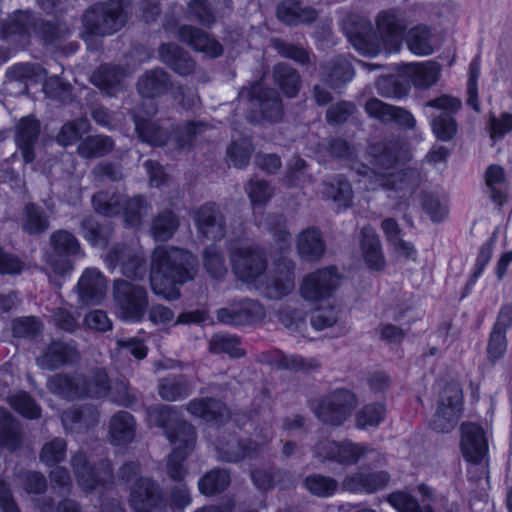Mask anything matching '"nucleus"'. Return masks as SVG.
<instances>
[{
	"label": "nucleus",
	"mask_w": 512,
	"mask_h": 512,
	"mask_svg": "<svg viewBox=\"0 0 512 512\" xmlns=\"http://www.w3.org/2000/svg\"><path fill=\"white\" fill-rule=\"evenodd\" d=\"M82 237L93 247H105L109 243V233L95 218L84 217L80 222Z\"/></svg>",
	"instance_id": "e2e57ef3"
},
{
	"label": "nucleus",
	"mask_w": 512,
	"mask_h": 512,
	"mask_svg": "<svg viewBox=\"0 0 512 512\" xmlns=\"http://www.w3.org/2000/svg\"><path fill=\"white\" fill-rule=\"evenodd\" d=\"M276 18L288 27L310 25L318 18V11L312 6H303L301 0H281L275 9Z\"/></svg>",
	"instance_id": "393cba45"
},
{
	"label": "nucleus",
	"mask_w": 512,
	"mask_h": 512,
	"mask_svg": "<svg viewBox=\"0 0 512 512\" xmlns=\"http://www.w3.org/2000/svg\"><path fill=\"white\" fill-rule=\"evenodd\" d=\"M150 210L151 203L145 194L124 195L119 217L125 228L136 230L141 228Z\"/></svg>",
	"instance_id": "473e14b6"
},
{
	"label": "nucleus",
	"mask_w": 512,
	"mask_h": 512,
	"mask_svg": "<svg viewBox=\"0 0 512 512\" xmlns=\"http://www.w3.org/2000/svg\"><path fill=\"white\" fill-rule=\"evenodd\" d=\"M91 125L87 118L79 117L66 121L56 135L57 143L64 147H70L76 143H80L83 135L88 133Z\"/></svg>",
	"instance_id": "4d7b16f0"
},
{
	"label": "nucleus",
	"mask_w": 512,
	"mask_h": 512,
	"mask_svg": "<svg viewBox=\"0 0 512 512\" xmlns=\"http://www.w3.org/2000/svg\"><path fill=\"white\" fill-rule=\"evenodd\" d=\"M377 93L384 98L400 99L408 95L409 83L397 75H381L376 79Z\"/></svg>",
	"instance_id": "bf43d9fd"
},
{
	"label": "nucleus",
	"mask_w": 512,
	"mask_h": 512,
	"mask_svg": "<svg viewBox=\"0 0 512 512\" xmlns=\"http://www.w3.org/2000/svg\"><path fill=\"white\" fill-rule=\"evenodd\" d=\"M41 133V123L32 114L23 116L15 126V143L26 164L36 158L35 146Z\"/></svg>",
	"instance_id": "5701e85b"
},
{
	"label": "nucleus",
	"mask_w": 512,
	"mask_h": 512,
	"mask_svg": "<svg viewBox=\"0 0 512 512\" xmlns=\"http://www.w3.org/2000/svg\"><path fill=\"white\" fill-rule=\"evenodd\" d=\"M347 27V36L353 47L362 55L375 57L384 52V45L380 35L375 31L370 22L364 19L350 21Z\"/></svg>",
	"instance_id": "a211bd4d"
},
{
	"label": "nucleus",
	"mask_w": 512,
	"mask_h": 512,
	"mask_svg": "<svg viewBox=\"0 0 512 512\" xmlns=\"http://www.w3.org/2000/svg\"><path fill=\"white\" fill-rule=\"evenodd\" d=\"M401 152L402 144L396 139L379 141L369 146L371 163L385 170L395 168L399 164Z\"/></svg>",
	"instance_id": "58836bf2"
},
{
	"label": "nucleus",
	"mask_w": 512,
	"mask_h": 512,
	"mask_svg": "<svg viewBox=\"0 0 512 512\" xmlns=\"http://www.w3.org/2000/svg\"><path fill=\"white\" fill-rule=\"evenodd\" d=\"M147 413L149 423L161 429L173 445L167 457L166 474L171 481L182 483L188 474L185 462L196 446V428L176 406L157 404L149 407Z\"/></svg>",
	"instance_id": "f257e3e1"
},
{
	"label": "nucleus",
	"mask_w": 512,
	"mask_h": 512,
	"mask_svg": "<svg viewBox=\"0 0 512 512\" xmlns=\"http://www.w3.org/2000/svg\"><path fill=\"white\" fill-rule=\"evenodd\" d=\"M387 502L399 512H435L430 504L421 506L409 492L395 491L387 496Z\"/></svg>",
	"instance_id": "774afa93"
},
{
	"label": "nucleus",
	"mask_w": 512,
	"mask_h": 512,
	"mask_svg": "<svg viewBox=\"0 0 512 512\" xmlns=\"http://www.w3.org/2000/svg\"><path fill=\"white\" fill-rule=\"evenodd\" d=\"M37 18L31 10H16L3 24V31L9 35L29 36L36 28Z\"/></svg>",
	"instance_id": "13d9d810"
},
{
	"label": "nucleus",
	"mask_w": 512,
	"mask_h": 512,
	"mask_svg": "<svg viewBox=\"0 0 512 512\" xmlns=\"http://www.w3.org/2000/svg\"><path fill=\"white\" fill-rule=\"evenodd\" d=\"M373 175L384 190L401 192L410 186L415 173L411 168H403L392 172L373 170Z\"/></svg>",
	"instance_id": "6e6d98bb"
},
{
	"label": "nucleus",
	"mask_w": 512,
	"mask_h": 512,
	"mask_svg": "<svg viewBox=\"0 0 512 512\" xmlns=\"http://www.w3.org/2000/svg\"><path fill=\"white\" fill-rule=\"evenodd\" d=\"M48 227L49 219L41 207L35 203H27L24 207L23 230L30 235H39Z\"/></svg>",
	"instance_id": "338daca9"
},
{
	"label": "nucleus",
	"mask_w": 512,
	"mask_h": 512,
	"mask_svg": "<svg viewBox=\"0 0 512 512\" xmlns=\"http://www.w3.org/2000/svg\"><path fill=\"white\" fill-rule=\"evenodd\" d=\"M376 31L380 35L386 55L401 51L408 22L404 13L395 7L380 10L375 17Z\"/></svg>",
	"instance_id": "9d476101"
},
{
	"label": "nucleus",
	"mask_w": 512,
	"mask_h": 512,
	"mask_svg": "<svg viewBox=\"0 0 512 512\" xmlns=\"http://www.w3.org/2000/svg\"><path fill=\"white\" fill-rule=\"evenodd\" d=\"M78 358L79 354L75 346L60 340H54L38 359V363L41 367L48 370H56L74 363Z\"/></svg>",
	"instance_id": "e433bc0d"
},
{
	"label": "nucleus",
	"mask_w": 512,
	"mask_h": 512,
	"mask_svg": "<svg viewBox=\"0 0 512 512\" xmlns=\"http://www.w3.org/2000/svg\"><path fill=\"white\" fill-rule=\"evenodd\" d=\"M231 477L228 470L213 468L198 480L199 492L204 496H215L223 493L230 485Z\"/></svg>",
	"instance_id": "5fc2aeb1"
},
{
	"label": "nucleus",
	"mask_w": 512,
	"mask_h": 512,
	"mask_svg": "<svg viewBox=\"0 0 512 512\" xmlns=\"http://www.w3.org/2000/svg\"><path fill=\"white\" fill-rule=\"evenodd\" d=\"M507 327L505 322H495L494 327L490 333L486 353L487 359L492 366L498 360L504 357L507 350L506 331Z\"/></svg>",
	"instance_id": "052dcab7"
},
{
	"label": "nucleus",
	"mask_w": 512,
	"mask_h": 512,
	"mask_svg": "<svg viewBox=\"0 0 512 512\" xmlns=\"http://www.w3.org/2000/svg\"><path fill=\"white\" fill-rule=\"evenodd\" d=\"M129 505L133 511L168 512L169 499L153 478L139 476L130 485Z\"/></svg>",
	"instance_id": "1a4fd4ad"
},
{
	"label": "nucleus",
	"mask_w": 512,
	"mask_h": 512,
	"mask_svg": "<svg viewBox=\"0 0 512 512\" xmlns=\"http://www.w3.org/2000/svg\"><path fill=\"white\" fill-rule=\"evenodd\" d=\"M404 41L408 50L415 56H428L434 52L432 31L426 24H417L407 29Z\"/></svg>",
	"instance_id": "09e8293b"
},
{
	"label": "nucleus",
	"mask_w": 512,
	"mask_h": 512,
	"mask_svg": "<svg viewBox=\"0 0 512 512\" xmlns=\"http://www.w3.org/2000/svg\"><path fill=\"white\" fill-rule=\"evenodd\" d=\"M484 182L491 201L498 209H502L509 201L505 169L499 164L488 165L484 172Z\"/></svg>",
	"instance_id": "4c0bfd02"
},
{
	"label": "nucleus",
	"mask_w": 512,
	"mask_h": 512,
	"mask_svg": "<svg viewBox=\"0 0 512 512\" xmlns=\"http://www.w3.org/2000/svg\"><path fill=\"white\" fill-rule=\"evenodd\" d=\"M160 61L179 76H189L194 73L196 63L190 54L174 42L161 43L158 48Z\"/></svg>",
	"instance_id": "bb28decb"
},
{
	"label": "nucleus",
	"mask_w": 512,
	"mask_h": 512,
	"mask_svg": "<svg viewBox=\"0 0 512 512\" xmlns=\"http://www.w3.org/2000/svg\"><path fill=\"white\" fill-rule=\"evenodd\" d=\"M126 70L119 64L103 63L91 75V82L101 92L114 96L122 87Z\"/></svg>",
	"instance_id": "72a5a7b5"
},
{
	"label": "nucleus",
	"mask_w": 512,
	"mask_h": 512,
	"mask_svg": "<svg viewBox=\"0 0 512 512\" xmlns=\"http://www.w3.org/2000/svg\"><path fill=\"white\" fill-rule=\"evenodd\" d=\"M193 385L184 374L168 375L159 379L158 394L164 401L174 402L192 394Z\"/></svg>",
	"instance_id": "37998d69"
},
{
	"label": "nucleus",
	"mask_w": 512,
	"mask_h": 512,
	"mask_svg": "<svg viewBox=\"0 0 512 512\" xmlns=\"http://www.w3.org/2000/svg\"><path fill=\"white\" fill-rule=\"evenodd\" d=\"M296 248L299 257L304 261L316 262L325 254L326 244L318 227L312 226L302 230Z\"/></svg>",
	"instance_id": "c9c22d12"
},
{
	"label": "nucleus",
	"mask_w": 512,
	"mask_h": 512,
	"mask_svg": "<svg viewBox=\"0 0 512 512\" xmlns=\"http://www.w3.org/2000/svg\"><path fill=\"white\" fill-rule=\"evenodd\" d=\"M249 102L258 107V111H251L248 120L253 121L252 113L258 112L260 119L277 123L284 116L283 101L278 91L261 82H254L248 90Z\"/></svg>",
	"instance_id": "ddd939ff"
},
{
	"label": "nucleus",
	"mask_w": 512,
	"mask_h": 512,
	"mask_svg": "<svg viewBox=\"0 0 512 512\" xmlns=\"http://www.w3.org/2000/svg\"><path fill=\"white\" fill-rule=\"evenodd\" d=\"M358 404L356 394L347 388H337L310 402L315 417L324 425L342 426Z\"/></svg>",
	"instance_id": "20e7f679"
},
{
	"label": "nucleus",
	"mask_w": 512,
	"mask_h": 512,
	"mask_svg": "<svg viewBox=\"0 0 512 512\" xmlns=\"http://www.w3.org/2000/svg\"><path fill=\"white\" fill-rule=\"evenodd\" d=\"M136 423L132 414L119 411L110 420L109 435L113 445H127L135 437Z\"/></svg>",
	"instance_id": "a18cd8bd"
},
{
	"label": "nucleus",
	"mask_w": 512,
	"mask_h": 512,
	"mask_svg": "<svg viewBox=\"0 0 512 512\" xmlns=\"http://www.w3.org/2000/svg\"><path fill=\"white\" fill-rule=\"evenodd\" d=\"M342 280L343 275L336 265L317 268L303 277L299 293L305 301L321 303L333 297Z\"/></svg>",
	"instance_id": "423d86ee"
},
{
	"label": "nucleus",
	"mask_w": 512,
	"mask_h": 512,
	"mask_svg": "<svg viewBox=\"0 0 512 512\" xmlns=\"http://www.w3.org/2000/svg\"><path fill=\"white\" fill-rule=\"evenodd\" d=\"M160 61L179 76H189L194 73L196 63L190 54L174 42L161 43L158 48Z\"/></svg>",
	"instance_id": "a878e982"
},
{
	"label": "nucleus",
	"mask_w": 512,
	"mask_h": 512,
	"mask_svg": "<svg viewBox=\"0 0 512 512\" xmlns=\"http://www.w3.org/2000/svg\"><path fill=\"white\" fill-rule=\"evenodd\" d=\"M216 320H265V316L259 302L244 299L230 307L218 309Z\"/></svg>",
	"instance_id": "49530a36"
},
{
	"label": "nucleus",
	"mask_w": 512,
	"mask_h": 512,
	"mask_svg": "<svg viewBox=\"0 0 512 512\" xmlns=\"http://www.w3.org/2000/svg\"><path fill=\"white\" fill-rule=\"evenodd\" d=\"M115 148L111 136L104 134L88 135L77 146V153L83 159H96L110 154Z\"/></svg>",
	"instance_id": "3c124183"
},
{
	"label": "nucleus",
	"mask_w": 512,
	"mask_h": 512,
	"mask_svg": "<svg viewBox=\"0 0 512 512\" xmlns=\"http://www.w3.org/2000/svg\"><path fill=\"white\" fill-rule=\"evenodd\" d=\"M322 70L321 80L332 90L345 87L355 76L353 65L343 58L331 60L322 66Z\"/></svg>",
	"instance_id": "a19ab883"
},
{
	"label": "nucleus",
	"mask_w": 512,
	"mask_h": 512,
	"mask_svg": "<svg viewBox=\"0 0 512 512\" xmlns=\"http://www.w3.org/2000/svg\"><path fill=\"white\" fill-rule=\"evenodd\" d=\"M368 450L367 446L355 444L351 441L324 440L316 446V454L319 457L341 465L356 464Z\"/></svg>",
	"instance_id": "6ab92c4d"
},
{
	"label": "nucleus",
	"mask_w": 512,
	"mask_h": 512,
	"mask_svg": "<svg viewBox=\"0 0 512 512\" xmlns=\"http://www.w3.org/2000/svg\"><path fill=\"white\" fill-rule=\"evenodd\" d=\"M380 228L383 231L386 241L392 245L395 251L405 257L411 259L416 256L414 245L402 238V229L393 217H387L381 221Z\"/></svg>",
	"instance_id": "8fccbe9b"
},
{
	"label": "nucleus",
	"mask_w": 512,
	"mask_h": 512,
	"mask_svg": "<svg viewBox=\"0 0 512 512\" xmlns=\"http://www.w3.org/2000/svg\"><path fill=\"white\" fill-rule=\"evenodd\" d=\"M106 262L110 269L120 268L124 277L130 280H143L147 275L146 258L124 243H116L106 254Z\"/></svg>",
	"instance_id": "4468645a"
},
{
	"label": "nucleus",
	"mask_w": 512,
	"mask_h": 512,
	"mask_svg": "<svg viewBox=\"0 0 512 512\" xmlns=\"http://www.w3.org/2000/svg\"><path fill=\"white\" fill-rule=\"evenodd\" d=\"M303 487L313 496L328 498L335 494L339 484L333 477L313 473L304 478Z\"/></svg>",
	"instance_id": "680f3d73"
},
{
	"label": "nucleus",
	"mask_w": 512,
	"mask_h": 512,
	"mask_svg": "<svg viewBox=\"0 0 512 512\" xmlns=\"http://www.w3.org/2000/svg\"><path fill=\"white\" fill-rule=\"evenodd\" d=\"M229 259L235 277L246 284L255 283L268 268V257L260 245L231 246Z\"/></svg>",
	"instance_id": "39448f33"
},
{
	"label": "nucleus",
	"mask_w": 512,
	"mask_h": 512,
	"mask_svg": "<svg viewBox=\"0 0 512 512\" xmlns=\"http://www.w3.org/2000/svg\"><path fill=\"white\" fill-rule=\"evenodd\" d=\"M134 125L138 139L151 147H164L171 138L170 131L161 126L157 120L136 117Z\"/></svg>",
	"instance_id": "ea45409f"
},
{
	"label": "nucleus",
	"mask_w": 512,
	"mask_h": 512,
	"mask_svg": "<svg viewBox=\"0 0 512 512\" xmlns=\"http://www.w3.org/2000/svg\"><path fill=\"white\" fill-rule=\"evenodd\" d=\"M179 225L177 214L171 209H164L153 217L150 232L155 241L166 242L174 236Z\"/></svg>",
	"instance_id": "603ef678"
},
{
	"label": "nucleus",
	"mask_w": 512,
	"mask_h": 512,
	"mask_svg": "<svg viewBox=\"0 0 512 512\" xmlns=\"http://www.w3.org/2000/svg\"><path fill=\"white\" fill-rule=\"evenodd\" d=\"M464 395L458 383H447L441 390L437 409L430 423L438 433H449L458 424L463 413Z\"/></svg>",
	"instance_id": "0eeeda50"
},
{
	"label": "nucleus",
	"mask_w": 512,
	"mask_h": 512,
	"mask_svg": "<svg viewBox=\"0 0 512 512\" xmlns=\"http://www.w3.org/2000/svg\"><path fill=\"white\" fill-rule=\"evenodd\" d=\"M171 86L169 74L160 67L146 70L137 81L139 95L150 100L164 96Z\"/></svg>",
	"instance_id": "7c9ffc66"
},
{
	"label": "nucleus",
	"mask_w": 512,
	"mask_h": 512,
	"mask_svg": "<svg viewBox=\"0 0 512 512\" xmlns=\"http://www.w3.org/2000/svg\"><path fill=\"white\" fill-rule=\"evenodd\" d=\"M359 246L363 261L370 271L381 272L385 269L387 261L380 237L374 229L361 230Z\"/></svg>",
	"instance_id": "c756f323"
},
{
	"label": "nucleus",
	"mask_w": 512,
	"mask_h": 512,
	"mask_svg": "<svg viewBox=\"0 0 512 512\" xmlns=\"http://www.w3.org/2000/svg\"><path fill=\"white\" fill-rule=\"evenodd\" d=\"M272 79L286 98H295L301 89L299 72L287 63H278L273 67Z\"/></svg>",
	"instance_id": "c03bdc74"
},
{
	"label": "nucleus",
	"mask_w": 512,
	"mask_h": 512,
	"mask_svg": "<svg viewBox=\"0 0 512 512\" xmlns=\"http://www.w3.org/2000/svg\"><path fill=\"white\" fill-rule=\"evenodd\" d=\"M70 462L79 486L86 492L105 487L107 483L112 482L113 468L106 458L92 463L84 452L79 451L71 457Z\"/></svg>",
	"instance_id": "9b49d317"
},
{
	"label": "nucleus",
	"mask_w": 512,
	"mask_h": 512,
	"mask_svg": "<svg viewBox=\"0 0 512 512\" xmlns=\"http://www.w3.org/2000/svg\"><path fill=\"white\" fill-rule=\"evenodd\" d=\"M113 296L121 311V320H143L149 304L144 287L119 278L114 280Z\"/></svg>",
	"instance_id": "f8f14e48"
},
{
	"label": "nucleus",
	"mask_w": 512,
	"mask_h": 512,
	"mask_svg": "<svg viewBox=\"0 0 512 512\" xmlns=\"http://www.w3.org/2000/svg\"><path fill=\"white\" fill-rule=\"evenodd\" d=\"M217 450L222 461L238 463L244 459H257L260 455L261 445L251 438L233 437L220 443Z\"/></svg>",
	"instance_id": "cd10ccee"
},
{
	"label": "nucleus",
	"mask_w": 512,
	"mask_h": 512,
	"mask_svg": "<svg viewBox=\"0 0 512 512\" xmlns=\"http://www.w3.org/2000/svg\"><path fill=\"white\" fill-rule=\"evenodd\" d=\"M177 37L181 43L188 45L193 51L212 59L219 58L224 53L223 45L212 34L194 25H180Z\"/></svg>",
	"instance_id": "dca6fc26"
},
{
	"label": "nucleus",
	"mask_w": 512,
	"mask_h": 512,
	"mask_svg": "<svg viewBox=\"0 0 512 512\" xmlns=\"http://www.w3.org/2000/svg\"><path fill=\"white\" fill-rule=\"evenodd\" d=\"M387 471H358L347 475L341 484L343 491L373 494L385 489L390 482Z\"/></svg>",
	"instance_id": "b1692460"
},
{
	"label": "nucleus",
	"mask_w": 512,
	"mask_h": 512,
	"mask_svg": "<svg viewBox=\"0 0 512 512\" xmlns=\"http://www.w3.org/2000/svg\"><path fill=\"white\" fill-rule=\"evenodd\" d=\"M395 71L400 77L406 79L409 89L412 85L416 88L427 89L439 80L440 65L435 61L400 63L396 65Z\"/></svg>",
	"instance_id": "4be33fe9"
},
{
	"label": "nucleus",
	"mask_w": 512,
	"mask_h": 512,
	"mask_svg": "<svg viewBox=\"0 0 512 512\" xmlns=\"http://www.w3.org/2000/svg\"><path fill=\"white\" fill-rule=\"evenodd\" d=\"M132 0H105L89 5L82 15V38L106 37L119 32L127 22Z\"/></svg>",
	"instance_id": "7ed1b4c3"
},
{
	"label": "nucleus",
	"mask_w": 512,
	"mask_h": 512,
	"mask_svg": "<svg viewBox=\"0 0 512 512\" xmlns=\"http://www.w3.org/2000/svg\"><path fill=\"white\" fill-rule=\"evenodd\" d=\"M196 265V256L186 248L156 246L151 254L149 270L153 292L167 300L179 299L181 287L193 280Z\"/></svg>",
	"instance_id": "f03ea898"
},
{
	"label": "nucleus",
	"mask_w": 512,
	"mask_h": 512,
	"mask_svg": "<svg viewBox=\"0 0 512 512\" xmlns=\"http://www.w3.org/2000/svg\"><path fill=\"white\" fill-rule=\"evenodd\" d=\"M425 106L441 111L430 121L434 137L442 142L452 141L459 129L455 116L462 108L461 100L449 94H441L428 100Z\"/></svg>",
	"instance_id": "6e6552de"
},
{
	"label": "nucleus",
	"mask_w": 512,
	"mask_h": 512,
	"mask_svg": "<svg viewBox=\"0 0 512 512\" xmlns=\"http://www.w3.org/2000/svg\"><path fill=\"white\" fill-rule=\"evenodd\" d=\"M124 194L117 188H105L96 191L91 197V206L94 212L105 218H117L120 216L121 203Z\"/></svg>",
	"instance_id": "79ce46f5"
},
{
	"label": "nucleus",
	"mask_w": 512,
	"mask_h": 512,
	"mask_svg": "<svg viewBox=\"0 0 512 512\" xmlns=\"http://www.w3.org/2000/svg\"><path fill=\"white\" fill-rule=\"evenodd\" d=\"M187 411L206 422H213L218 425L225 424L230 417L226 404L213 397L195 398L187 404Z\"/></svg>",
	"instance_id": "c85d7f7f"
},
{
	"label": "nucleus",
	"mask_w": 512,
	"mask_h": 512,
	"mask_svg": "<svg viewBox=\"0 0 512 512\" xmlns=\"http://www.w3.org/2000/svg\"><path fill=\"white\" fill-rule=\"evenodd\" d=\"M98 417V411L94 406L84 404L64 411L61 419L66 429L81 430L97 425Z\"/></svg>",
	"instance_id": "de8ad7c7"
},
{
	"label": "nucleus",
	"mask_w": 512,
	"mask_h": 512,
	"mask_svg": "<svg viewBox=\"0 0 512 512\" xmlns=\"http://www.w3.org/2000/svg\"><path fill=\"white\" fill-rule=\"evenodd\" d=\"M272 46L281 57L292 60L297 64L306 66L311 62V51L300 44L290 43L281 38H273Z\"/></svg>",
	"instance_id": "69168bd1"
},
{
	"label": "nucleus",
	"mask_w": 512,
	"mask_h": 512,
	"mask_svg": "<svg viewBox=\"0 0 512 512\" xmlns=\"http://www.w3.org/2000/svg\"><path fill=\"white\" fill-rule=\"evenodd\" d=\"M460 449L465 461L478 465L488 452L485 431L479 424L462 423Z\"/></svg>",
	"instance_id": "aec40b11"
},
{
	"label": "nucleus",
	"mask_w": 512,
	"mask_h": 512,
	"mask_svg": "<svg viewBox=\"0 0 512 512\" xmlns=\"http://www.w3.org/2000/svg\"><path fill=\"white\" fill-rule=\"evenodd\" d=\"M324 194L339 207L350 208L353 203L352 185L344 174L335 175L323 183Z\"/></svg>",
	"instance_id": "864d4df0"
},
{
	"label": "nucleus",
	"mask_w": 512,
	"mask_h": 512,
	"mask_svg": "<svg viewBox=\"0 0 512 512\" xmlns=\"http://www.w3.org/2000/svg\"><path fill=\"white\" fill-rule=\"evenodd\" d=\"M273 266L268 287L278 298L286 297L295 287V263L285 256H279Z\"/></svg>",
	"instance_id": "2f4dec72"
},
{
	"label": "nucleus",
	"mask_w": 512,
	"mask_h": 512,
	"mask_svg": "<svg viewBox=\"0 0 512 512\" xmlns=\"http://www.w3.org/2000/svg\"><path fill=\"white\" fill-rule=\"evenodd\" d=\"M194 223L202 238L220 240L225 234V217L213 201L205 202L195 210Z\"/></svg>",
	"instance_id": "f3484780"
},
{
	"label": "nucleus",
	"mask_w": 512,
	"mask_h": 512,
	"mask_svg": "<svg viewBox=\"0 0 512 512\" xmlns=\"http://www.w3.org/2000/svg\"><path fill=\"white\" fill-rule=\"evenodd\" d=\"M86 375L84 374H55L48 380L49 390L56 395L69 400L86 398Z\"/></svg>",
	"instance_id": "f704fd0d"
},
{
	"label": "nucleus",
	"mask_w": 512,
	"mask_h": 512,
	"mask_svg": "<svg viewBox=\"0 0 512 512\" xmlns=\"http://www.w3.org/2000/svg\"><path fill=\"white\" fill-rule=\"evenodd\" d=\"M50 246L54 257L51 261L53 271L65 275L72 269L71 258L82 252L79 240L72 232L58 229L50 235Z\"/></svg>",
	"instance_id": "2eb2a0df"
},
{
	"label": "nucleus",
	"mask_w": 512,
	"mask_h": 512,
	"mask_svg": "<svg viewBox=\"0 0 512 512\" xmlns=\"http://www.w3.org/2000/svg\"><path fill=\"white\" fill-rule=\"evenodd\" d=\"M203 266L207 274L216 280H222L227 274V267L222 251L215 245L211 244L204 248Z\"/></svg>",
	"instance_id": "0e129e2a"
},
{
	"label": "nucleus",
	"mask_w": 512,
	"mask_h": 512,
	"mask_svg": "<svg viewBox=\"0 0 512 512\" xmlns=\"http://www.w3.org/2000/svg\"><path fill=\"white\" fill-rule=\"evenodd\" d=\"M107 278L97 268H86L77 282V292L85 306L100 305L106 297Z\"/></svg>",
	"instance_id": "412c9836"
}]
</instances>
